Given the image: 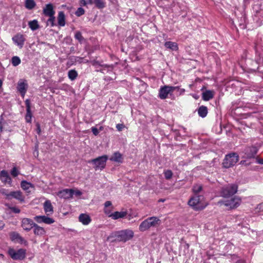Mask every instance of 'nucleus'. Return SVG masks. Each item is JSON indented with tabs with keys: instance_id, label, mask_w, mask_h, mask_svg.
Segmentation results:
<instances>
[{
	"instance_id": "nucleus-30",
	"label": "nucleus",
	"mask_w": 263,
	"mask_h": 263,
	"mask_svg": "<svg viewBox=\"0 0 263 263\" xmlns=\"http://www.w3.org/2000/svg\"><path fill=\"white\" fill-rule=\"evenodd\" d=\"M36 5L34 0H26L25 3V7L28 10H32Z\"/></svg>"
},
{
	"instance_id": "nucleus-6",
	"label": "nucleus",
	"mask_w": 263,
	"mask_h": 263,
	"mask_svg": "<svg viewBox=\"0 0 263 263\" xmlns=\"http://www.w3.org/2000/svg\"><path fill=\"white\" fill-rule=\"evenodd\" d=\"M134 236V232L130 230H124L118 232L116 235V239L119 241L126 242Z\"/></svg>"
},
{
	"instance_id": "nucleus-21",
	"label": "nucleus",
	"mask_w": 263,
	"mask_h": 263,
	"mask_svg": "<svg viewBox=\"0 0 263 263\" xmlns=\"http://www.w3.org/2000/svg\"><path fill=\"white\" fill-rule=\"evenodd\" d=\"M33 228L34 234L35 235L42 236L46 234V231L44 228L39 226L36 223L34 224Z\"/></svg>"
},
{
	"instance_id": "nucleus-46",
	"label": "nucleus",
	"mask_w": 263,
	"mask_h": 263,
	"mask_svg": "<svg viewBox=\"0 0 263 263\" xmlns=\"http://www.w3.org/2000/svg\"><path fill=\"white\" fill-rule=\"evenodd\" d=\"M91 131L94 135L97 136L99 134V130L96 127H95V126L92 127L91 128Z\"/></svg>"
},
{
	"instance_id": "nucleus-34",
	"label": "nucleus",
	"mask_w": 263,
	"mask_h": 263,
	"mask_svg": "<svg viewBox=\"0 0 263 263\" xmlns=\"http://www.w3.org/2000/svg\"><path fill=\"white\" fill-rule=\"evenodd\" d=\"M94 4L99 9H102L105 7V2L102 0H93Z\"/></svg>"
},
{
	"instance_id": "nucleus-20",
	"label": "nucleus",
	"mask_w": 263,
	"mask_h": 263,
	"mask_svg": "<svg viewBox=\"0 0 263 263\" xmlns=\"http://www.w3.org/2000/svg\"><path fill=\"white\" fill-rule=\"evenodd\" d=\"M79 220L84 225H88L91 221L90 217L87 214H81L79 216Z\"/></svg>"
},
{
	"instance_id": "nucleus-12",
	"label": "nucleus",
	"mask_w": 263,
	"mask_h": 263,
	"mask_svg": "<svg viewBox=\"0 0 263 263\" xmlns=\"http://www.w3.org/2000/svg\"><path fill=\"white\" fill-rule=\"evenodd\" d=\"M222 204L230 209H235L237 208L241 203V199L237 197H234L230 200L223 201Z\"/></svg>"
},
{
	"instance_id": "nucleus-18",
	"label": "nucleus",
	"mask_w": 263,
	"mask_h": 263,
	"mask_svg": "<svg viewBox=\"0 0 263 263\" xmlns=\"http://www.w3.org/2000/svg\"><path fill=\"white\" fill-rule=\"evenodd\" d=\"M0 180L2 182L11 184L12 180L8 173L5 170H2L0 172Z\"/></svg>"
},
{
	"instance_id": "nucleus-39",
	"label": "nucleus",
	"mask_w": 263,
	"mask_h": 263,
	"mask_svg": "<svg viewBox=\"0 0 263 263\" xmlns=\"http://www.w3.org/2000/svg\"><path fill=\"white\" fill-rule=\"evenodd\" d=\"M74 37L76 39L78 40L80 42H81L84 40L82 33L80 31H77L76 32Z\"/></svg>"
},
{
	"instance_id": "nucleus-63",
	"label": "nucleus",
	"mask_w": 263,
	"mask_h": 263,
	"mask_svg": "<svg viewBox=\"0 0 263 263\" xmlns=\"http://www.w3.org/2000/svg\"><path fill=\"white\" fill-rule=\"evenodd\" d=\"M2 85V81L0 80V87H1Z\"/></svg>"
},
{
	"instance_id": "nucleus-15",
	"label": "nucleus",
	"mask_w": 263,
	"mask_h": 263,
	"mask_svg": "<svg viewBox=\"0 0 263 263\" xmlns=\"http://www.w3.org/2000/svg\"><path fill=\"white\" fill-rule=\"evenodd\" d=\"M35 224L32 219L26 218L22 219L21 226L24 230L28 232L33 228Z\"/></svg>"
},
{
	"instance_id": "nucleus-10",
	"label": "nucleus",
	"mask_w": 263,
	"mask_h": 263,
	"mask_svg": "<svg viewBox=\"0 0 263 263\" xmlns=\"http://www.w3.org/2000/svg\"><path fill=\"white\" fill-rule=\"evenodd\" d=\"M4 194L6 196V199L7 200H11L14 198L21 202L24 201L25 198L20 191L4 193Z\"/></svg>"
},
{
	"instance_id": "nucleus-45",
	"label": "nucleus",
	"mask_w": 263,
	"mask_h": 263,
	"mask_svg": "<svg viewBox=\"0 0 263 263\" xmlns=\"http://www.w3.org/2000/svg\"><path fill=\"white\" fill-rule=\"evenodd\" d=\"M25 105L26 107V111L31 110L30 102L29 99H27L25 102Z\"/></svg>"
},
{
	"instance_id": "nucleus-17",
	"label": "nucleus",
	"mask_w": 263,
	"mask_h": 263,
	"mask_svg": "<svg viewBox=\"0 0 263 263\" xmlns=\"http://www.w3.org/2000/svg\"><path fill=\"white\" fill-rule=\"evenodd\" d=\"M43 13L46 16L54 15L55 11L53 4L51 3L46 4L43 9Z\"/></svg>"
},
{
	"instance_id": "nucleus-11",
	"label": "nucleus",
	"mask_w": 263,
	"mask_h": 263,
	"mask_svg": "<svg viewBox=\"0 0 263 263\" xmlns=\"http://www.w3.org/2000/svg\"><path fill=\"white\" fill-rule=\"evenodd\" d=\"M28 87L27 81L24 79H20L18 82L16 87L17 91L20 93L22 97L24 98V96L27 92Z\"/></svg>"
},
{
	"instance_id": "nucleus-7",
	"label": "nucleus",
	"mask_w": 263,
	"mask_h": 263,
	"mask_svg": "<svg viewBox=\"0 0 263 263\" xmlns=\"http://www.w3.org/2000/svg\"><path fill=\"white\" fill-rule=\"evenodd\" d=\"M176 89H179V86L169 85L161 86L159 90L158 97L162 100L165 99L167 98L169 94L171 95Z\"/></svg>"
},
{
	"instance_id": "nucleus-5",
	"label": "nucleus",
	"mask_w": 263,
	"mask_h": 263,
	"mask_svg": "<svg viewBox=\"0 0 263 263\" xmlns=\"http://www.w3.org/2000/svg\"><path fill=\"white\" fill-rule=\"evenodd\" d=\"M237 190L238 185L237 184H229L222 188L221 195L223 197L228 198L236 193Z\"/></svg>"
},
{
	"instance_id": "nucleus-64",
	"label": "nucleus",
	"mask_w": 263,
	"mask_h": 263,
	"mask_svg": "<svg viewBox=\"0 0 263 263\" xmlns=\"http://www.w3.org/2000/svg\"><path fill=\"white\" fill-rule=\"evenodd\" d=\"M38 145L35 146V148L37 149Z\"/></svg>"
},
{
	"instance_id": "nucleus-59",
	"label": "nucleus",
	"mask_w": 263,
	"mask_h": 263,
	"mask_svg": "<svg viewBox=\"0 0 263 263\" xmlns=\"http://www.w3.org/2000/svg\"><path fill=\"white\" fill-rule=\"evenodd\" d=\"M246 160H241L240 161V164H241V165H248L250 164V163L246 164Z\"/></svg>"
},
{
	"instance_id": "nucleus-37",
	"label": "nucleus",
	"mask_w": 263,
	"mask_h": 263,
	"mask_svg": "<svg viewBox=\"0 0 263 263\" xmlns=\"http://www.w3.org/2000/svg\"><path fill=\"white\" fill-rule=\"evenodd\" d=\"M163 174L164 177L166 180L171 179L172 178L173 174L172 171L170 170H164Z\"/></svg>"
},
{
	"instance_id": "nucleus-16",
	"label": "nucleus",
	"mask_w": 263,
	"mask_h": 263,
	"mask_svg": "<svg viewBox=\"0 0 263 263\" xmlns=\"http://www.w3.org/2000/svg\"><path fill=\"white\" fill-rule=\"evenodd\" d=\"M25 40V36L20 33L16 34L12 37V41L20 48L23 47Z\"/></svg>"
},
{
	"instance_id": "nucleus-4",
	"label": "nucleus",
	"mask_w": 263,
	"mask_h": 263,
	"mask_svg": "<svg viewBox=\"0 0 263 263\" xmlns=\"http://www.w3.org/2000/svg\"><path fill=\"white\" fill-rule=\"evenodd\" d=\"M257 152L258 148L256 146H247L240 152V155L242 159H250L255 158Z\"/></svg>"
},
{
	"instance_id": "nucleus-57",
	"label": "nucleus",
	"mask_w": 263,
	"mask_h": 263,
	"mask_svg": "<svg viewBox=\"0 0 263 263\" xmlns=\"http://www.w3.org/2000/svg\"><path fill=\"white\" fill-rule=\"evenodd\" d=\"M258 207L259 209V210L263 211V202L259 204L258 205Z\"/></svg>"
},
{
	"instance_id": "nucleus-31",
	"label": "nucleus",
	"mask_w": 263,
	"mask_h": 263,
	"mask_svg": "<svg viewBox=\"0 0 263 263\" xmlns=\"http://www.w3.org/2000/svg\"><path fill=\"white\" fill-rule=\"evenodd\" d=\"M28 26L32 31L36 30L39 28L38 22L36 20L29 22Z\"/></svg>"
},
{
	"instance_id": "nucleus-48",
	"label": "nucleus",
	"mask_w": 263,
	"mask_h": 263,
	"mask_svg": "<svg viewBox=\"0 0 263 263\" xmlns=\"http://www.w3.org/2000/svg\"><path fill=\"white\" fill-rule=\"evenodd\" d=\"M36 132H37V134L40 135L41 133L40 124L39 123H36Z\"/></svg>"
},
{
	"instance_id": "nucleus-1",
	"label": "nucleus",
	"mask_w": 263,
	"mask_h": 263,
	"mask_svg": "<svg viewBox=\"0 0 263 263\" xmlns=\"http://www.w3.org/2000/svg\"><path fill=\"white\" fill-rule=\"evenodd\" d=\"M161 224L160 219L155 216L147 218L143 220L139 225V230L141 232H144L151 228H155Z\"/></svg>"
},
{
	"instance_id": "nucleus-29",
	"label": "nucleus",
	"mask_w": 263,
	"mask_h": 263,
	"mask_svg": "<svg viewBox=\"0 0 263 263\" xmlns=\"http://www.w3.org/2000/svg\"><path fill=\"white\" fill-rule=\"evenodd\" d=\"M101 67H102V69L97 70L98 71H100L102 73H104L105 71L108 72V71H111L114 68V65H101Z\"/></svg>"
},
{
	"instance_id": "nucleus-47",
	"label": "nucleus",
	"mask_w": 263,
	"mask_h": 263,
	"mask_svg": "<svg viewBox=\"0 0 263 263\" xmlns=\"http://www.w3.org/2000/svg\"><path fill=\"white\" fill-rule=\"evenodd\" d=\"M124 127L125 126L123 124H117L116 125V128L119 132L122 131Z\"/></svg>"
},
{
	"instance_id": "nucleus-38",
	"label": "nucleus",
	"mask_w": 263,
	"mask_h": 263,
	"mask_svg": "<svg viewBox=\"0 0 263 263\" xmlns=\"http://www.w3.org/2000/svg\"><path fill=\"white\" fill-rule=\"evenodd\" d=\"M10 237H11V239H12V240H13V241L16 240L17 241L18 239V238L21 235L18 233H17L16 232H12L10 233Z\"/></svg>"
},
{
	"instance_id": "nucleus-19",
	"label": "nucleus",
	"mask_w": 263,
	"mask_h": 263,
	"mask_svg": "<svg viewBox=\"0 0 263 263\" xmlns=\"http://www.w3.org/2000/svg\"><path fill=\"white\" fill-rule=\"evenodd\" d=\"M44 210L47 215L53 213V208L50 200H47L45 201L44 203Z\"/></svg>"
},
{
	"instance_id": "nucleus-60",
	"label": "nucleus",
	"mask_w": 263,
	"mask_h": 263,
	"mask_svg": "<svg viewBox=\"0 0 263 263\" xmlns=\"http://www.w3.org/2000/svg\"><path fill=\"white\" fill-rule=\"evenodd\" d=\"M87 2V4H94V2H93V0H87V1H86Z\"/></svg>"
},
{
	"instance_id": "nucleus-55",
	"label": "nucleus",
	"mask_w": 263,
	"mask_h": 263,
	"mask_svg": "<svg viewBox=\"0 0 263 263\" xmlns=\"http://www.w3.org/2000/svg\"><path fill=\"white\" fill-rule=\"evenodd\" d=\"M177 89L179 91V95H183L185 91L184 88L180 89L179 87V89Z\"/></svg>"
},
{
	"instance_id": "nucleus-49",
	"label": "nucleus",
	"mask_w": 263,
	"mask_h": 263,
	"mask_svg": "<svg viewBox=\"0 0 263 263\" xmlns=\"http://www.w3.org/2000/svg\"><path fill=\"white\" fill-rule=\"evenodd\" d=\"M111 205L112 203L110 201H107L104 203L105 208L112 207Z\"/></svg>"
},
{
	"instance_id": "nucleus-62",
	"label": "nucleus",
	"mask_w": 263,
	"mask_h": 263,
	"mask_svg": "<svg viewBox=\"0 0 263 263\" xmlns=\"http://www.w3.org/2000/svg\"><path fill=\"white\" fill-rule=\"evenodd\" d=\"M103 129V126H100V127H99V129L98 130H99L101 131V130H102Z\"/></svg>"
},
{
	"instance_id": "nucleus-44",
	"label": "nucleus",
	"mask_w": 263,
	"mask_h": 263,
	"mask_svg": "<svg viewBox=\"0 0 263 263\" xmlns=\"http://www.w3.org/2000/svg\"><path fill=\"white\" fill-rule=\"evenodd\" d=\"M113 207L108 208H104V213L108 216V217H110V215L112 214L111 212L112 211Z\"/></svg>"
},
{
	"instance_id": "nucleus-58",
	"label": "nucleus",
	"mask_w": 263,
	"mask_h": 263,
	"mask_svg": "<svg viewBox=\"0 0 263 263\" xmlns=\"http://www.w3.org/2000/svg\"><path fill=\"white\" fill-rule=\"evenodd\" d=\"M257 163L258 164H263V159H257Z\"/></svg>"
},
{
	"instance_id": "nucleus-27",
	"label": "nucleus",
	"mask_w": 263,
	"mask_h": 263,
	"mask_svg": "<svg viewBox=\"0 0 263 263\" xmlns=\"http://www.w3.org/2000/svg\"><path fill=\"white\" fill-rule=\"evenodd\" d=\"M127 215L126 212H115L110 215L113 219H118L123 218Z\"/></svg>"
},
{
	"instance_id": "nucleus-52",
	"label": "nucleus",
	"mask_w": 263,
	"mask_h": 263,
	"mask_svg": "<svg viewBox=\"0 0 263 263\" xmlns=\"http://www.w3.org/2000/svg\"><path fill=\"white\" fill-rule=\"evenodd\" d=\"M79 3L81 6H85L87 5V2L85 0H80Z\"/></svg>"
},
{
	"instance_id": "nucleus-53",
	"label": "nucleus",
	"mask_w": 263,
	"mask_h": 263,
	"mask_svg": "<svg viewBox=\"0 0 263 263\" xmlns=\"http://www.w3.org/2000/svg\"><path fill=\"white\" fill-rule=\"evenodd\" d=\"M74 195H75L76 196H80L82 195V192L79 190H74Z\"/></svg>"
},
{
	"instance_id": "nucleus-42",
	"label": "nucleus",
	"mask_w": 263,
	"mask_h": 263,
	"mask_svg": "<svg viewBox=\"0 0 263 263\" xmlns=\"http://www.w3.org/2000/svg\"><path fill=\"white\" fill-rule=\"evenodd\" d=\"M11 174L14 177H15L18 176V175L19 174V172L17 170L16 167H13V168L12 169V170L11 171Z\"/></svg>"
},
{
	"instance_id": "nucleus-56",
	"label": "nucleus",
	"mask_w": 263,
	"mask_h": 263,
	"mask_svg": "<svg viewBox=\"0 0 263 263\" xmlns=\"http://www.w3.org/2000/svg\"><path fill=\"white\" fill-rule=\"evenodd\" d=\"M5 227V223L3 221H0V231L2 230Z\"/></svg>"
},
{
	"instance_id": "nucleus-22",
	"label": "nucleus",
	"mask_w": 263,
	"mask_h": 263,
	"mask_svg": "<svg viewBox=\"0 0 263 263\" xmlns=\"http://www.w3.org/2000/svg\"><path fill=\"white\" fill-rule=\"evenodd\" d=\"M57 20L59 26L64 27L65 25V15L63 11L59 12Z\"/></svg>"
},
{
	"instance_id": "nucleus-25",
	"label": "nucleus",
	"mask_w": 263,
	"mask_h": 263,
	"mask_svg": "<svg viewBox=\"0 0 263 263\" xmlns=\"http://www.w3.org/2000/svg\"><path fill=\"white\" fill-rule=\"evenodd\" d=\"M110 160L118 163H122L123 161L122 156L119 152H115L110 158Z\"/></svg>"
},
{
	"instance_id": "nucleus-33",
	"label": "nucleus",
	"mask_w": 263,
	"mask_h": 263,
	"mask_svg": "<svg viewBox=\"0 0 263 263\" xmlns=\"http://www.w3.org/2000/svg\"><path fill=\"white\" fill-rule=\"evenodd\" d=\"M21 187L25 191H27L30 187H33V185L30 182L23 180L21 183Z\"/></svg>"
},
{
	"instance_id": "nucleus-13",
	"label": "nucleus",
	"mask_w": 263,
	"mask_h": 263,
	"mask_svg": "<svg viewBox=\"0 0 263 263\" xmlns=\"http://www.w3.org/2000/svg\"><path fill=\"white\" fill-rule=\"evenodd\" d=\"M74 195V190L66 189L59 191L57 195L61 198L70 199Z\"/></svg>"
},
{
	"instance_id": "nucleus-3",
	"label": "nucleus",
	"mask_w": 263,
	"mask_h": 263,
	"mask_svg": "<svg viewBox=\"0 0 263 263\" xmlns=\"http://www.w3.org/2000/svg\"><path fill=\"white\" fill-rule=\"evenodd\" d=\"M239 160V156L236 153H231L226 155L222 165L224 168H230L233 166Z\"/></svg>"
},
{
	"instance_id": "nucleus-54",
	"label": "nucleus",
	"mask_w": 263,
	"mask_h": 263,
	"mask_svg": "<svg viewBox=\"0 0 263 263\" xmlns=\"http://www.w3.org/2000/svg\"><path fill=\"white\" fill-rule=\"evenodd\" d=\"M2 120H3V117H2V115H1V117H0V129H1V132H2V129H3V122H2Z\"/></svg>"
},
{
	"instance_id": "nucleus-51",
	"label": "nucleus",
	"mask_w": 263,
	"mask_h": 263,
	"mask_svg": "<svg viewBox=\"0 0 263 263\" xmlns=\"http://www.w3.org/2000/svg\"><path fill=\"white\" fill-rule=\"evenodd\" d=\"M11 210L15 213H19L20 210L16 207H12L10 208Z\"/></svg>"
},
{
	"instance_id": "nucleus-41",
	"label": "nucleus",
	"mask_w": 263,
	"mask_h": 263,
	"mask_svg": "<svg viewBox=\"0 0 263 263\" xmlns=\"http://www.w3.org/2000/svg\"><path fill=\"white\" fill-rule=\"evenodd\" d=\"M26 115L25 117L26 121L27 122L30 123L31 122L32 113L31 110L26 111Z\"/></svg>"
},
{
	"instance_id": "nucleus-50",
	"label": "nucleus",
	"mask_w": 263,
	"mask_h": 263,
	"mask_svg": "<svg viewBox=\"0 0 263 263\" xmlns=\"http://www.w3.org/2000/svg\"><path fill=\"white\" fill-rule=\"evenodd\" d=\"M91 63H92V65L94 66H101L102 65H101L100 63L98 61H96V60H93L92 61H91Z\"/></svg>"
},
{
	"instance_id": "nucleus-9",
	"label": "nucleus",
	"mask_w": 263,
	"mask_h": 263,
	"mask_svg": "<svg viewBox=\"0 0 263 263\" xmlns=\"http://www.w3.org/2000/svg\"><path fill=\"white\" fill-rule=\"evenodd\" d=\"M8 253L13 260H23L25 258L26 251L24 249H20L15 251L13 248H9Z\"/></svg>"
},
{
	"instance_id": "nucleus-14",
	"label": "nucleus",
	"mask_w": 263,
	"mask_h": 263,
	"mask_svg": "<svg viewBox=\"0 0 263 263\" xmlns=\"http://www.w3.org/2000/svg\"><path fill=\"white\" fill-rule=\"evenodd\" d=\"M34 220L39 223H45L47 224H52L54 222V220L53 218L45 215L36 216L34 217Z\"/></svg>"
},
{
	"instance_id": "nucleus-26",
	"label": "nucleus",
	"mask_w": 263,
	"mask_h": 263,
	"mask_svg": "<svg viewBox=\"0 0 263 263\" xmlns=\"http://www.w3.org/2000/svg\"><path fill=\"white\" fill-rule=\"evenodd\" d=\"M214 97V92L211 90H206L202 93V98L204 101H209Z\"/></svg>"
},
{
	"instance_id": "nucleus-35",
	"label": "nucleus",
	"mask_w": 263,
	"mask_h": 263,
	"mask_svg": "<svg viewBox=\"0 0 263 263\" xmlns=\"http://www.w3.org/2000/svg\"><path fill=\"white\" fill-rule=\"evenodd\" d=\"M49 18L48 19L47 21V25H50L51 27H53L56 25L55 23V17L54 16V15L48 16Z\"/></svg>"
},
{
	"instance_id": "nucleus-40",
	"label": "nucleus",
	"mask_w": 263,
	"mask_h": 263,
	"mask_svg": "<svg viewBox=\"0 0 263 263\" xmlns=\"http://www.w3.org/2000/svg\"><path fill=\"white\" fill-rule=\"evenodd\" d=\"M85 13L84 9L82 7H79L75 12V14L77 16H81Z\"/></svg>"
},
{
	"instance_id": "nucleus-2",
	"label": "nucleus",
	"mask_w": 263,
	"mask_h": 263,
	"mask_svg": "<svg viewBox=\"0 0 263 263\" xmlns=\"http://www.w3.org/2000/svg\"><path fill=\"white\" fill-rule=\"evenodd\" d=\"M204 199L203 195H193L188 201V204L195 211L203 210L207 204H204L202 201Z\"/></svg>"
},
{
	"instance_id": "nucleus-43",
	"label": "nucleus",
	"mask_w": 263,
	"mask_h": 263,
	"mask_svg": "<svg viewBox=\"0 0 263 263\" xmlns=\"http://www.w3.org/2000/svg\"><path fill=\"white\" fill-rule=\"evenodd\" d=\"M17 241L21 243L24 245L25 246H27L28 245V242L27 240H26L23 237H22L21 236L19 237L18 239L17 240Z\"/></svg>"
},
{
	"instance_id": "nucleus-61",
	"label": "nucleus",
	"mask_w": 263,
	"mask_h": 263,
	"mask_svg": "<svg viewBox=\"0 0 263 263\" xmlns=\"http://www.w3.org/2000/svg\"><path fill=\"white\" fill-rule=\"evenodd\" d=\"M236 263H246L243 260H239Z\"/></svg>"
},
{
	"instance_id": "nucleus-24",
	"label": "nucleus",
	"mask_w": 263,
	"mask_h": 263,
	"mask_svg": "<svg viewBox=\"0 0 263 263\" xmlns=\"http://www.w3.org/2000/svg\"><path fill=\"white\" fill-rule=\"evenodd\" d=\"M164 46L167 49H170L173 51H177L178 50V44L176 42L167 41L164 43Z\"/></svg>"
},
{
	"instance_id": "nucleus-28",
	"label": "nucleus",
	"mask_w": 263,
	"mask_h": 263,
	"mask_svg": "<svg viewBox=\"0 0 263 263\" xmlns=\"http://www.w3.org/2000/svg\"><path fill=\"white\" fill-rule=\"evenodd\" d=\"M198 114L201 118H204L208 114V108L203 105L200 106L198 109Z\"/></svg>"
},
{
	"instance_id": "nucleus-32",
	"label": "nucleus",
	"mask_w": 263,
	"mask_h": 263,
	"mask_svg": "<svg viewBox=\"0 0 263 263\" xmlns=\"http://www.w3.org/2000/svg\"><path fill=\"white\" fill-rule=\"evenodd\" d=\"M78 76V72L74 69L70 70L68 72V78L71 81L76 80Z\"/></svg>"
},
{
	"instance_id": "nucleus-23",
	"label": "nucleus",
	"mask_w": 263,
	"mask_h": 263,
	"mask_svg": "<svg viewBox=\"0 0 263 263\" xmlns=\"http://www.w3.org/2000/svg\"><path fill=\"white\" fill-rule=\"evenodd\" d=\"M203 187L200 184H196L193 186L192 191L194 195H203Z\"/></svg>"
},
{
	"instance_id": "nucleus-8",
	"label": "nucleus",
	"mask_w": 263,
	"mask_h": 263,
	"mask_svg": "<svg viewBox=\"0 0 263 263\" xmlns=\"http://www.w3.org/2000/svg\"><path fill=\"white\" fill-rule=\"evenodd\" d=\"M107 159L106 155H103L88 161V163H92L96 170L99 169L102 170L105 167Z\"/></svg>"
},
{
	"instance_id": "nucleus-36",
	"label": "nucleus",
	"mask_w": 263,
	"mask_h": 263,
	"mask_svg": "<svg viewBox=\"0 0 263 263\" xmlns=\"http://www.w3.org/2000/svg\"><path fill=\"white\" fill-rule=\"evenodd\" d=\"M21 60L17 56H14L11 59V63L13 66H17L20 64Z\"/></svg>"
}]
</instances>
